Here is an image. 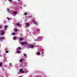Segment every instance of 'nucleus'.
Segmentation results:
<instances>
[{"instance_id": "nucleus-23", "label": "nucleus", "mask_w": 77, "mask_h": 77, "mask_svg": "<svg viewBox=\"0 0 77 77\" xmlns=\"http://www.w3.org/2000/svg\"><path fill=\"white\" fill-rule=\"evenodd\" d=\"M8 1L11 2H12V1L11 0H8Z\"/></svg>"}, {"instance_id": "nucleus-29", "label": "nucleus", "mask_w": 77, "mask_h": 77, "mask_svg": "<svg viewBox=\"0 0 77 77\" xmlns=\"http://www.w3.org/2000/svg\"><path fill=\"white\" fill-rule=\"evenodd\" d=\"M9 64H10V65H12V64L10 63Z\"/></svg>"}, {"instance_id": "nucleus-8", "label": "nucleus", "mask_w": 77, "mask_h": 77, "mask_svg": "<svg viewBox=\"0 0 77 77\" xmlns=\"http://www.w3.org/2000/svg\"><path fill=\"white\" fill-rule=\"evenodd\" d=\"M16 25H17V26H20V23H17Z\"/></svg>"}, {"instance_id": "nucleus-5", "label": "nucleus", "mask_w": 77, "mask_h": 77, "mask_svg": "<svg viewBox=\"0 0 77 77\" xmlns=\"http://www.w3.org/2000/svg\"><path fill=\"white\" fill-rule=\"evenodd\" d=\"M8 27V26H4L5 29H4V30H6V28Z\"/></svg>"}, {"instance_id": "nucleus-19", "label": "nucleus", "mask_w": 77, "mask_h": 77, "mask_svg": "<svg viewBox=\"0 0 77 77\" xmlns=\"http://www.w3.org/2000/svg\"><path fill=\"white\" fill-rule=\"evenodd\" d=\"M17 53H20V51H17Z\"/></svg>"}, {"instance_id": "nucleus-30", "label": "nucleus", "mask_w": 77, "mask_h": 77, "mask_svg": "<svg viewBox=\"0 0 77 77\" xmlns=\"http://www.w3.org/2000/svg\"><path fill=\"white\" fill-rule=\"evenodd\" d=\"M8 20H10V19H8Z\"/></svg>"}, {"instance_id": "nucleus-21", "label": "nucleus", "mask_w": 77, "mask_h": 77, "mask_svg": "<svg viewBox=\"0 0 77 77\" xmlns=\"http://www.w3.org/2000/svg\"><path fill=\"white\" fill-rule=\"evenodd\" d=\"M7 11L8 12H9V8H7Z\"/></svg>"}, {"instance_id": "nucleus-18", "label": "nucleus", "mask_w": 77, "mask_h": 77, "mask_svg": "<svg viewBox=\"0 0 77 77\" xmlns=\"http://www.w3.org/2000/svg\"><path fill=\"white\" fill-rule=\"evenodd\" d=\"M14 39L15 40V39H17V38L15 37H14Z\"/></svg>"}, {"instance_id": "nucleus-22", "label": "nucleus", "mask_w": 77, "mask_h": 77, "mask_svg": "<svg viewBox=\"0 0 77 77\" xmlns=\"http://www.w3.org/2000/svg\"><path fill=\"white\" fill-rule=\"evenodd\" d=\"M2 63H0V66H2Z\"/></svg>"}, {"instance_id": "nucleus-24", "label": "nucleus", "mask_w": 77, "mask_h": 77, "mask_svg": "<svg viewBox=\"0 0 77 77\" xmlns=\"http://www.w3.org/2000/svg\"><path fill=\"white\" fill-rule=\"evenodd\" d=\"M3 23H6V21H3Z\"/></svg>"}, {"instance_id": "nucleus-25", "label": "nucleus", "mask_w": 77, "mask_h": 77, "mask_svg": "<svg viewBox=\"0 0 77 77\" xmlns=\"http://www.w3.org/2000/svg\"><path fill=\"white\" fill-rule=\"evenodd\" d=\"M24 15H27V13H24Z\"/></svg>"}, {"instance_id": "nucleus-17", "label": "nucleus", "mask_w": 77, "mask_h": 77, "mask_svg": "<svg viewBox=\"0 0 77 77\" xmlns=\"http://www.w3.org/2000/svg\"><path fill=\"white\" fill-rule=\"evenodd\" d=\"M37 54H38V55H40V52H38Z\"/></svg>"}, {"instance_id": "nucleus-31", "label": "nucleus", "mask_w": 77, "mask_h": 77, "mask_svg": "<svg viewBox=\"0 0 77 77\" xmlns=\"http://www.w3.org/2000/svg\"><path fill=\"white\" fill-rule=\"evenodd\" d=\"M18 0V1H20V0Z\"/></svg>"}, {"instance_id": "nucleus-6", "label": "nucleus", "mask_w": 77, "mask_h": 77, "mask_svg": "<svg viewBox=\"0 0 77 77\" xmlns=\"http://www.w3.org/2000/svg\"><path fill=\"white\" fill-rule=\"evenodd\" d=\"M26 26H29V24L28 23H26Z\"/></svg>"}, {"instance_id": "nucleus-27", "label": "nucleus", "mask_w": 77, "mask_h": 77, "mask_svg": "<svg viewBox=\"0 0 77 77\" xmlns=\"http://www.w3.org/2000/svg\"><path fill=\"white\" fill-rule=\"evenodd\" d=\"M2 26L0 25V28H2Z\"/></svg>"}, {"instance_id": "nucleus-16", "label": "nucleus", "mask_w": 77, "mask_h": 77, "mask_svg": "<svg viewBox=\"0 0 77 77\" xmlns=\"http://www.w3.org/2000/svg\"><path fill=\"white\" fill-rule=\"evenodd\" d=\"M15 35V33L14 32H13L12 33V35Z\"/></svg>"}, {"instance_id": "nucleus-13", "label": "nucleus", "mask_w": 77, "mask_h": 77, "mask_svg": "<svg viewBox=\"0 0 77 77\" xmlns=\"http://www.w3.org/2000/svg\"><path fill=\"white\" fill-rule=\"evenodd\" d=\"M23 56H25V57H26V54H23Z\"/></svg>"}, {"instance_id": "nucleus-2", "label": "nucleus", "mask_w": 77, "mask_h": 77, "mask_svg": "<svg viewBox=\"0 0 77 77\" xmlns=\"http://www.w3.org/2000/svg\"><path fill=\"white\" fill-rule=\"evenodd\" d=\"M21 44L22 45H27V44L26 42H22L21 43Z\"/></svg>"}, {"instance_id": "nucleus-7", "label": "nucleus", "mask_w": 77, "mask_h": 77, "mask_svg": "<svg viewBox=\"0 0 77 77\" xmlns=\"http://www.w3.org/2000/svg\"><path fill=\"white\" fill-rule=\"evenodd\" d=\"M3 39H4L3 38L0 37V41H1V40H3Z\"/></svg>"}, {"instance_id": "nucleus-28", "label": "nucleus", "mask_w": 77, "mask_h": 77, "mask_svg": "<svg viewBox=\"0 0 77 77\" xmlns=\"http://www.w3.org/2000/svg\"><path fill=\"white\" fill-rule=\"evenodd\" d=\"M44 52H42V54H44Z\"/></svg>"}, {"instance_id": "nucleus-20", "label": "nucleus", "mask_w": 77, "mask_h": 77, "mask_svg": "<svg viewBox=\"0 0 77 77\" xmlns=\"http://www.w3.org/2000/svg\"><path fill=\"white\" fill-rule=\"evenodd\" d=\"M19 40H20V41H22V40H23V39H22V38H20L19 39Z\"/></svg>"}, {"instance_id": "nucleus-26", "label": "nucleus", "mask_w": 77, "mask_h": 77, "mask_svg": "<svg viewBox=\"0 0 77 77\" xmlns=\"http://www.w3.org/2000/svg\"><path fill=\"white\" fill-rule=\"evenodd\" d=\"M32 17V16H30L29 17V18H30Z\"/></svg>"}, {"instance_id": "nucleus-12", "label": "nucleus", "mask_w": 77, "mask_h": 77, "mask_svg": "<svg viewBox=\"0 0 77 77\" xmlns=\"http://www.w3.org/2000/svg\"><path fill=\"white\" fill-rule=\"evenodd\" d=\"M5 53H9V51L6 50V51H5Z\"/></svg>"}, {"instance_id": "nucleus-4", "label": "nucleus", "mask_w": 77, "mask_h": 77, "mask_svg": "<svg viewBox=\"0 0 77 77\" xmlns=\"http://www.w3.org/2000/svg\"><path fill=\"white\" fill-rule=\"evenodd\" d=\"M20 72H21V73H23V72H24V71H23V70L22 69H20Z\"/></svg>"}, {"instance_id": "nucleus-10", "label": "nucleus", "mask_w": 77, "mask_h": 77, "mask_svg": "<svg viewBox=\"0 0 77 77\" xmlns=\"http://www.w3.org/2000/svg\"><path fill=\"white\" fill-rule=\"evenodd\" d=\"M29 46L30 47H31V48H33V45H29Z\"/></svg>"}, {"instance_id": "nucleus-11", "label": "nucleus", "mask_w": 77, "mask_h": 77, "mask_svg": "<svg viewBox=\"0 0 77 77\" xmlns=\"http://www.w3.org/2000/svg\"><path fill=\"white\" fill-rule=\"evenodd\" d=\"M17 13V11H14L13 14H16Z\"/></svg>"}, {"instance_id": "nucleus-15", "label": "nucleus", "mask_w": 77, "mask_h": 77, "mask_svg": "<svg viewBox=\"0 0 77 77\" xmlns=\"http://www.w3.org/2000/svg\"><path fill=\"white\" fill-rule=\"evenodd\" d=\"M22 61H23V60H22V59H20V62H22Z\"/></svg>"}, {"instance_id": "nucleus-9", "label": "nucleus", "mask_w": 77, "mask_h": 77, "mask_svg": "<svg viewBox=\"0 0 77 77\" xmlns=\"http://www.w3.org/2000/svg\"><path fill=\"white\" fill-rule=\"evenodd\" d=\"M14 31L15 32H18V30L17 29H14Z\"/></svg>"}, {"instance_id": "nucleus-14", "label": "nucleus", "mask_w": 77, "mask_h": 77, "mask_svg": "<svg viewBox=\"0 0 77 77\" xmlns=\"http://www.w3.org/2000/svg\"><path fill=\"white\" fill-rule=\"evenodd\" d=\"M18 48L19 49V50H21V48L20 47H18Z\"/></svg>"}, {"instance_id": "nucleus-3", "label": "nucleus", "mask_w": 77, "mask_h": 77, "mask_svg": "<svg viewBox=\"0 0 77 77\" xmlns=\"http://www.w3.org/2000/svg\"><path fill=\"white\" fill-rule=\"evenodd\" d=\"M33 22L35 24V25H38V23H37V22H36V21H35V20H33Z\"/></svg>"}, {"instance_id": "nucleus-1", "label": "nucleus", "mask_w": 77, "mask_h": 77, "mask_svg": "<svg viewBox=\"0 0 77 77\" xmlns=\"http://www.w3.org/2000/svg\"><path fill=\"white\" fill-rule=\"evenodd\" d=\"M1 35H4V34H5V31L3 30H1Z\"/></svg>"}]
</instances>
